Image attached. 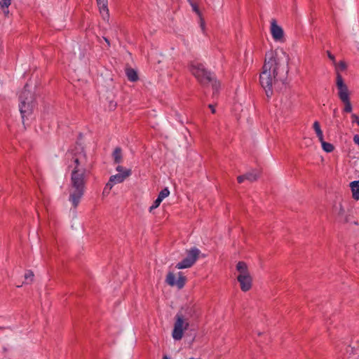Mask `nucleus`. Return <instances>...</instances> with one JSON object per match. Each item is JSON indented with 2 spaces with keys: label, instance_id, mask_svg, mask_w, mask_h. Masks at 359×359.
Returning <instances> with one entry per match:
<instances>
[{
  "label": "nucleus",
  "instance_id": "nucleus-2",
  "mask_svg": "<svg viewBox=\"0 0 359 359\" xmlns=\"http://www.w3.org/2000/svg\"><path fill=\"white\" fill-rule=\"evenodd\" d=\"M70 159L68 162V167L72 168L71 177L86 178L88 170L87 156L83 149H76L74 153L68 154Z\"/></svg>",
  "mask_w": 359,
  "mask_h": 359
},
{
  "label": "nucleus",
  "instance_id": "nucleus-3",
  "mask_svg": "<svg viewBox=\"0 0 359 359\" xmlns=\"http://www.w3.org/2000/svg\"><path fill=\"white\" fill-rule=\"evenodd\" d=\"M336 87L337 89V95L344 105L343 111L345 113H351L353 110L352 104L351 102V92L340 73L337 74Z\"/></svg>",
  "mask_w": 359,
  "mask_h": 359
},
{
  "label": "nucleus",
  "instance_id": "nucleus-30",
  "mask_svg": "<svg viewBox=\"0 0 359 359\" xmlns=\"http://www.w3.org/2000/svg\"><path fill=\"white\" fill-rule=\"evenodd\" d=\"M353 140L354 143L359 146V135H355L353 136Z\"/></svg>",
  "mask_w": 359,
  "mask_h": 359
},
{
  "label": "nucleus",
  "instance_id": "nucleus-17",
  "mask_svg": "<svg viewBox=\"0 0 359 359\" xmlns=\"http://www.w3.org/2000/svg\"><path fill=\"white\" fill-rule=\"evenodd\" d=\"M114 161L115 163H120L123 161L122 150L120 147H116L112 154Z\"/></svg>",
  "mask_w": 359,
  "mask_h": 359
},
{
  "label": "nucleus",
  "instance_id": "nucleus-14",
  "mask_svg": "<svg viewBox=\"0 0 359 359\" xmlns=\"http://www.w3.org/2000/svg\"><path fill=\"white\" fill-rule=\"evenodd\" d=\"M97 6L99 7L100 13L102 18L106 20L109 18V12L108 9V1L107 0H96Z\"/></svg>",
  "mask_w": 359,
  "mask_h": 359
},
{
  "label": "nucleus",
  "instance_id": "nucleus-33",
  "mask_svg": "<svg viewBox=\"0 0 359 359\" xmlns=\"http://www.w3.org/2000/svg\"><path fill=\"white\" fill-rule=\"evenodd\" d=\"M209 108L211 109L212 114L215 113V106H213L212 104H209Z\"/></svg>",
  "mask_w": 359,
  "mask_h": 359
},
{
  "label": "nucleus",
  "instance_id": "nucleus-1",
  "mask_svg": "<svg viewBox=\"0 0 359 359\" xmlns=\"http://www.w3.org/2000/svg\"><path fill=\"white\" fill-rule=\"evenodd\" d=\"M288 60V55L283 50H271L266 53L259 81L267 97L271 96L273 86L279 80H283L287 75Z\"/></svg>",
  "mask_w": 359,
  "mask_h": 359
},
{
  "label": "nucleus",
  "instance_id": "nucleus-5",
  "mask_svg": "<svg viewBox=\"0 0 359 359\" xmlns=\"http://www.w3.org/2000/svg\"><path fill=\"white\" fill-rule=\"evenodd\" d=\"M33 94L26 89V86L20 95V111L21 114L22 123L25 124V119L32 115L34 108Z\"/></svg>",
  "mask_w": 359,
  "mask_h": 359
},
{
  "label": "nucleus",
  "instance_id": "nucleus-26",
  "mask_svg": "<svg viewBox=\"0 0 359 359\" xmlns=\"http://www.w3.org/2000/svg\"><path fill=\"white\" fill-rule=\"evenodd\" d=\"M34 277V273L32 271H28L25 273V278L26 280L30 278V280H32V278Z\"/></svg>",
  "mask_w": 359,
  "mask_h": 359
},
{
  "label": "nucleus",
  "instance_id": "nucleus-21",
  "mask_svg": "<svg viewBox=\"0 0 359 359\" xmlns=\"http://www.w3.org/2000/svg\"><path fill=\"white\" fill-rule=\"evenodd\" d=\"M258 177H259V173L256 171H253L252 172H248V173L245 174L246 180H248L250 182L257 180Z\"/></svg>",
  "mask_w": 359,
  "mask_h": 359
},
{
  "label": "nucleus",
  "instance_id": "nucleus-24",
  "mask_svg": "<svg viewBox=\"0 0 359 359\" xmlns=\"http://www.w3.org/2000/svg\"><path fill=\"white\" fill-rule=\"evenodd\" d=\"M161 202L162 201L157 197V198L154 201L153 205L149 208V212H151L153 210L157 208L160 205Z\"/></svg>",
  "mask_w": 359,
  "mask_h": 359
},
{
  "label": "nucleus",
  "instance_id": "nucleus-12",
  "mask_svg": "<svg viewBox=\"0 0 359 359\" xmlns=\"http://www.w3.org/2000/svg\"><path fill=\"white\" fill-rule=\"evenodd\" d=\"M271 33L273 39L276 41H282L283 39V30L276 23V20H272L271 22Z\"/></svg>",
  "mask_w": 359,
  "mask_h": 359
},
{
  "label": "nucleus",
  "instance_id": "nucleus-29",
  "mask_svg": "<svg viewBox=\"0 0 359 359\" xmlns=\"http://www.w3.org/2000/svg\"><path fill=\"white\" fill-rule=\"evenodd\" d=\"M246 180L245 175H240L237 177V180L238 183H242L244 182V180Z\"/></svg>",
  "mask_w": 359,
  "mask_h": 359
},
{
  "label": "nucleus",
  "instance_id": "nucleus-4",
  "mask_svg": "<svg viewBox=\"0 0 359 359\" xmlns=\"http://www.w3.org/2000/svg\"><path fill=\"white\" fill-rule=\"evenodd\" d=\"M86 178L72 177L69 200L74 208H77L85 193Z\"/></svg>",
  "mask_w": 359,
  "mask_h": 359
},
{
  "label": "nucleus",
  "instance_id": "nucleus-9",
  "mask_svg": "<svg viewBox=\"0 0 359 359\" xmlns=\"http://www.w3.org/2000/svg\"><path fill=\"white\" fill-rule=\"evenodd\" d=\"M201 251L196 248H192L187 250V256L181 262H178L175 267L178 269H188L191 267L199 257Z\"/></svg>",
  "mask_w": 359,
  "mask_h": 359
},
{
  "label": "nucleus",
  "instance_id": "nucleus-31",
  "mask_svg": "<svg viewBox=\"0 0 359 359\" xmlns=\"http://www.w3.org/2000/svg\"><path fill=\"white\" fill-rule=\"evenodd\" d=\"M327 56L333 62H335V57L330 52V51H327Z\"/></svg>",
  "mask_w": 359,
  "mask_h": 359
},
{
  "label": "nucleus",
  "instance_id": "nucleus-18",
  "mask_svg": "<svg viewBox=\"0 0 359 359\" xmlns=\"http://www.w3.org/2000/svg\"><path fill=\"white\" fill-rule=\"evenodd\" d=\"M313 128L315 130L319 141H323V133L320 128V126L318 121H316L313 124Z\"/></svg>",
  "mask_w": 359,
  "mask_h": 359
},
{
  "label": "nucleus",
  "instance_id": "nucleus-7",
  "mask_svg": "<svg viewBox=\"0 0 359 359\" xmlns=\"http://www.w3.org/2000/svg\"><path fill=\"white\" fill-rule=\"evenodd\" d=\"M190 71L201 84L206 85L213 82L212 86L215 88H217V82L215 81H213L214 78L212 74L205 69L203 64L196 62L191 63Z\"/></svg>",
  "mask_w": 359,
  "mask_h": 359
},
{
  "label": "nucleus",
  "instance_id": "nucleus-35",
  "mask_svg": "<svg viewBox=\"0 0 359 359\" xmlns=\"http://www.w3.org/2000/svg\"><path fill=\"white\" fill-rule=\"evenodd\" d=\"M163 359H170L169 357H168L167 355H164Z\"/></svg>",
  "mask_w": 359,
  "mask_h": 359
},
{
  "label": "nucleus",
  "instance_id": "nucleus-37",
  "mask_svg": "<svg viewBox=\"0 0 359 359\" xmlns=\"http://www.w3.org/2000/svg\"><path fill=\"white\" fill-rule=\"evenodd\" d=\"M189 1H190L191 0H189Z\"/></svg>",
  "mask_w": 359,
  "mask_h": 359
},
{
  "label": "nucleus",
  "instance_id": "nucleus-19",
  "mask_svg": "<svg viewBox=\"0 0 359 359\" xmlns=\"http://www.w3.org/2000/svg\"><path fill=\"white\" fill-rule=\"evenodd\" d=\"M320 142L322 144L323 149L325 151H326L327 153H330L334 150V146L329 142H325L323 137V141H320Z\"/></svg>",
  "mask_w": 359,
  "mask_h": 359
},
{
  "label": "nucleus",
  "instance_id": "nucleus-34",
  "mask_svg": "<svg viewBox=\"0 0 359 359\" xmlns=\"http://www.w3.org/2000/svg\"><path fill=\"white\" fill-rule=\"evenodd\" d=\"M104 40L105 41V42L107 43V46L109 47L110 46V42H109V40L106 38V37H103Z\"/></svg>",
  "mask_w": 359,
  "mask_h": 359
},
{
  "label": "nucleus",
  "instance_id": "nucleus-16",
  "mask_svg": "<svg viewBox=\"0 0 359 359\" xmlns=\"http://www.w3.org/2000/svg\"><path fill=\"white\" fill-rule=\"evenodd\" d=\"M126 74L128 79L131 82H135L139 79L137 72L133 68H126Z\"/></svg>",
  "mask_w": 359,
  "mask_h": 359
},
{
  "label": "nucleus",
  "instance_id": "nucleus-20",
  "mask_svg": "<svg viewBox=\"0 0 359 359\" xmlns=\"http://www.w3.org/2000/svg\"><path fill=\"white\" fill-rule=\"evenodd\" d=\"M11 4V0H0V7L5 13H8V7Z\"/></svg>",
  "mask_w": 359,
  "mask_h": 359
},
{
  "label": "nucleus",
  "instance_id": "nucleus-28",
  "mask_svg": "<svg viewBox=\"0 0 359 359\" xmlns=\"http://www.w3.org/2000/svg\"><path fill=\"white\" fill-rule=\"evenodd\" d=\"M116 171L118 172V173H123L124 172V171H126V169H125L123 166L121 165H118L116 168Z\"/></svg>",
  "mask_w": 359,
  "mask_h": 359
},
{
  "label": "nucleus",
  "instance_id": "nucleus-23",
  "mask_svg": "<svg viewBox=\"0 0 359 359\" xmlns=\"http://www.w3.org/2000/svg\"><path fill=\"white\" fill-rule=\"evenodd\" d=\"M347 66L345 62L340 61L336 65V74L339 73V71H344L346 69Z\"/></svg>",
  "mask_w": 359,
  "mask_h": 359
},
{
  "label": "nucleus",
  "instance_id": "nucleus-22",
  "mask_svg": "<svg viewBox=\"0 0 359 359\" xmlns=\"http://www.w3.org/2000/svg\"><path fill=\"white\" fill-rule=\"evenodd\" d=\"M169 194H170V191H169L168 188L165 187L160 191V193L158 196V198H160L161 201H163L164 198L168 197L169 196Z\"/></svg>",
  "mask_w": 359,
  "mask_h": 359
},
{
  "label": "nucleus",
  "instance_id": "nucleus-15",
  "mask_svg": "<svg viewBox=\"0 0 359 359\" xmlns=\"http://www.w3.org/2000/svg\"><path fill=\"white\" fill-rule=\"evenodd\" d=\"M350 187L352 193V197L354 200H359V180L353 181L350 183Z\"/></svg>",
  "mask_w": 359,
  "mask_h": 359
},
{
  "label": "nucleus",
  "instance_id": "nucleus-32",
  "mask_svg": "<svg viewBox=\"0 0 359 359\" xmlns=\"http://www.w3.org/2000/svg\"><path fill=\"white\" fill-rule=\"evenodd\" d=\"M111 190H109V187L107 188V184L105 185L104 188V190H103V194H108L109 193Z\"/></svg>",
  "mask_w": 359,
  "mask_h": 359
},
{
  "label": "nucleus",
  "instance_id": "nucleus-10",
  "mask_svg": "<svg viewBox=\"0 0 359 359\" xmlns=\"http://www.w3.org/2000/svg\"><path fill=\"white\" fill-rule=\"evenodd\" d=\"M178 278L175 280V276L172 272H169L167 274L165 282L170 286H177L178 289L184 287L186 283V277L183 276L182 272H179Z\"/></svg>",
  "mask_w": 359,
  "mask_h": 359
},
{
  "label": "nucleus",
  "instance_id": "nucleus-36",
  "mask_svg": "<svg viewBox=\"0 0 359 359\" xmlns=\"http://www.w3.org/2000/svg\"><path fill=\"white\" fill-rule=\"evenodd\" d=\"M2 51V46H1V43L0 42V53H1Z\"/></svg>",
  "mask_w": 359,
  "mask_h": 359
},
{
  "label": "nucleus",
  "instance_id": "nucleus-6",
  "mask_svg": "<svg viewBox=\"0 0 359 359\" xmlns=\"http://www.w3.org/2000/svg\"><path fill=\"white\" fill-rule=\"evenodd\" d=\"M238 275L237 280L243 292L249 291L252 286V278L248 271V265L244 262H238L236 264Z\"/></svg>",
  "mask_w": 359,
  "mask_h": 359
},
{
  "label": "nucleus",
  "instance_id": "nucleus-25",
  "mask_svg": "<svg viewBox=\"0 0 359 359\" xmlns=\"http://www.w3.org/2000/svg\"><path fill=\"white\" fill-rule=\"evenodd\" d=\"M351 117L352 123H355L359 126V116L355 114H352Z\"/></svg>",
  "mask_w": 359,
  "mask_h": 359
},
{
  "label": "nucleus",
  "instance_id": "nucleus-8",
  "mask_svg": "<svg viewBox=\"0 0 359 359\" xmlns=\"http://www.w3.org/2000/svg\"><path fill=\"white\" fill-rule=\"evenodd\" d=\"M189 327V323L188 319H186L182 313H177L175 316V321L172 332V338L176 341L181 340L183 337L184 332L187 330Z\"/></svg>",
  "mask_w": 359,
  "mask_h": 359
},
{
  "label": "nucleus",
  "instance_id": "nucleus-13",
  "mask_svg": "<svg viewBox=\"0 0 359 359\" xmlns=\"http://www.w3.org/2000/svg\"><path fill=\"white\" fill-rule=\"evenodd\" d=\"M351 215L347 212L341 204H339L337 208V219L341 223H348L350 222Z\"/></svg>",
  "mask_w": 359,
  "mask_h": 359
},
{
  "label": "nucleus",
  "instance_id": "nucleus-27",
  "mask_svg": "<svg viewBox=\"0 0 359 359\" xmlns=\"http://www.w3.org/2000/svg\"><path fill=\"white\" fill-rule=\"evenodd\" d=\"M193 11L198 15H201L200 11L196 4L191 3V4Z\"/></svg>",
  "mask_w": 359,
  "mask_h": 359
},
{
  "label": "nucleus",
  "instance_id": "nucleus-11",
  "mask_svg": "<svg viewBox=\"0 0 359 359\" xmlns=\"http://www.w3.org/2000/svg\"><path fill=\"white\" fill-rule=\"evenodd\" d=\"M131 175V170H126L123 173H118L111 175L109 178V182L107 183V188L109 187V190H111L114 185L116 184L123 182L127 177Z\"/></svg>",
  "mask_w": 359,
  "mask_h": 359
}]
</instances>
